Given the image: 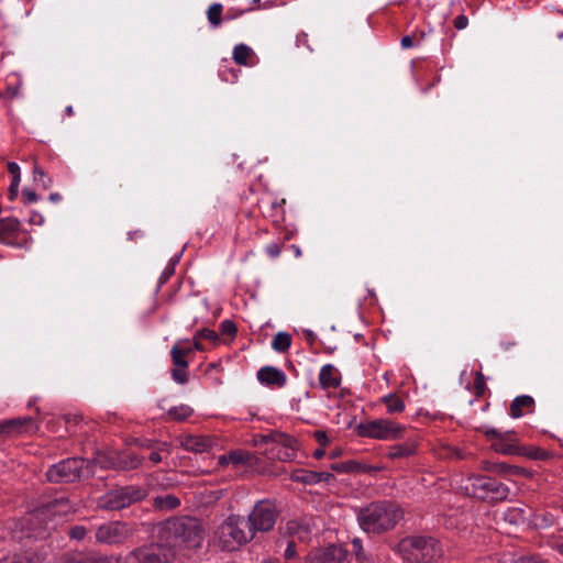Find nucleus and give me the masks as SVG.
<instances>
[{"label":"nucleus","instance_id":"obj_1","mask_svg":"<svg viewBox=\"0 0 563 563\" xmlns=\"http://www.w3.org/2000/svg\"><path fill=\"white\" fill-rule=\"evenodd\" d=\"M206 530L200 519L190 516L169 518L158 526L157 538L174 550L184 544L189 549L201 548Z\"/></svg>","mask_w":563,"mask_h":563},{"label":"nucleus","instance_id":"obj_2","mask_svg":"<svg viewBox=\"0 0 563 563\" xmlns=\"http://www.w3.org/2000/svg\"><path fill=\"white\" fill-rule=\"evenodd\" d=\"M402 518L404 510L391 500L373 501L357 512L361 529L373 534L393 530Z\"/></svg>","mask_w":563,"mask_h":563},{"label":"nucleus","instance_id":"obj_3","mask_svg":"<svg viewBox=\"0 0 563 563\" xmlns=\"http://www.w3.org/2000/svg\"><path fill=\"white\" fill-rule=\"evenodd\" d=\"M397 552L408 563H431L442 555V547L433 537L410 536L398 542Z\"/></svg>","mask_w":563,"mask_h":563},{"label":"nucleus","instance_id":"obj_4","mask_svg":"<svg viewBox=\"0 0 563 563\" xmlns=\"http://www.w3.org/2000/svg\"><path fill=\"white\" fill-rule=\"evenodd\" d=\"M253 539L243 517L231 515L216 530L214 542L221 550L232 552Z\"/></svg>","mask_w":563,"mask_h":563},{"label":"nucleus","instance_id":"obj_5","mask_svg":"<svg viewBox=\"0 0 563 563\" xmlns=\"http://www.w3.org/2000/svg\"><path fill=\"white\" fill-rule=\"evenodd\" d=\"M95 462L82 457H68L52 466L46 472L51 483H75L93 475Z\"/></svg>","mask_w":563,"mask_h":563},{"label":"nucleus","instance_id":"obj_6","mask_svg":"<svg viewBox=\"0 0 563 563\" xmlns=\"http://www.w3.org/2000/svg\"><path fill=\"white\" fill-rule=\"evenodd\" d=\"M465 490L470 496L493 504L506 500L509 495L507 485L494 477L484 475L471 476Z\"/></svg>","mask_w":563,"mask_h":563},{"label":"nucleus","instance_id":"obj_7","mask_svg":"<svg viewBox=\"0 0 563 563\" xmlns=\"http://www.w3.org/2000/svg\"><path fill=\"white\" fill-rule=\"evenodd\" d=\"M176 556L174 550L164 540L137 547L124 556V563H173Z\"/></svg>","mask_w":563,"mask_h":563},{"label":"nucleus","instance_id":"obj_8","mask_svg":"<svg viewBox=\"0 0 563 563\" xmlns=\"http://www.w3.org/2000/svg\"><path fill=\"white\" fill-rule=\"evenodd\" d=\"M405 431V426L389 419L369 420L361 422L355 427V432L358 437L383 441L401 439Z\"/></svg>","mask_w":563,"mask_h":563},{"label":"nucleus","instance_id":"obj_9","mask_svg":"<svg viewBox=\"0 0 563 563\" xmlns=\"http://www.w3.org/2000/svg\"><path fill=\"white\" fill-rule=\"evenodd\" d=\"M278 511L275 504L266 499L257 501L246 520L247 528L252 531L253 538L257 531H271L276 523Z\"/></svg>","mask_w":563,"mask_h":563},{"label":"nucleus","instance_id":"obj_10","mask_svg":"<svg viewBox=\"0 0 563 563\" xmlns=\"http://www.w3.org/2000/svg\"><path fill=\"white\" fill-rule=\"evenodd\" d=\"M145 490L140 487L124 486L107 493L101 499V507L107 510H121L145 498Z\"/></svg>","mask_w":563,"mask_h":563},{"label":"nucleus","instance_id":"obj_11","mask_svg":"<svg viewBox=\"0 0 563 563\" xmlns=\"http://www.w3.org/2000/svg\"><path fill=\"white\" fill-rule=\"evenodd\" d=\"M137 531L134 525L122 521H110L101 525L96 531V540L104 544L124 543Z\"/></svg>","mask_w":563,"mask_h":563},{"label":"nucleus","instance_id":"obj_12","mask_svg":"<svg viewBox=\"0 0 563 563\" xmlns=\"http://www.w3.org/2000/svg\"><path fill=\"white\" fill-rule=\"evenodd\" d=\"M274 437V442L271 446L265 448L263 453L269 460L292 461L297 455L298 441L294 437L279 431H275Z\"/></svg>","mask_w":563,"mask_h":563},{"label":"nucleus","instance_id":"obj_13","mask_svg":"<svg viewBox=\"0 0 563 563\" xmlns=\"http://www.w3.org/2000/svg\"><path fill=\"white\" fill-rule=\"evenodd\" d=\"M346 556V551L336 544L324 548H316L309 552L306 563H341Z\"/></svg>","mask_w":563,"mask_h":563},{"label":"nucleus","instance_id":"obj_14","mask_svg":"<svg viewBox=\"0 0 563 563\" xmlns=\"http://www.w3.org/2000/svg\"><path fill=\"white\" fill-rule=\"evenodd\" d=\"M38 427L32 417H18L0 422V438L35 432Z\"/></svg>","mask_w":563,"mask_h":563},{"label":"nucleus","instance_id":"obj_15","mask_svg":"<svg viewBox=\"0 0 563 563\" xmlns=\"http://www.w3.org/2000/svg\"><path fill=\"white\" fill-rule=\"evenodd\" d=\"M181 448L195 453L208 451L213 445V440L207 435L186 434L177 438Z\"/></svg>","mask_w":563,"mask_h":563},{"label":"nucleus","instance_id":"obj_16","mask_svg":"<svg viewBox=\"0 0 563 563\" xmlns=\"http://www.w3.org/2000/svg\"><path fill=\"white\" fill-rule=\"evenodd\" d=\"M330 468L338 473L354 474H373L382 470L379 466L368 465L356 460L332 463Z\"/></svg>","mask_w":563,"mask_h":563},{"label":"nucleus","instance_id":"obj_17","mask_svg":"<svg viewBox=\"0 0 563 563\" xmlns=\"http://www.w3.org/2000/svg\"><path fill=\"white\" fill-rule=\"evenodd\" d=\"M144 461L142 455L133 451H123L112 459V466L119 471H132L139 468Z\"/></svg>","mask_w":563,"mask_h":563},{"label":"nucleus","instance_id":"obj_18","mask_svg":"<svg viewBox=\"0 0 563 563\" xmlns=\"http://www.w3.org/2000/svg\"><path fill=\"white\" fill-rule=\"evenodd\" d=\"M257 379L262 385L267 386H284L287 383L285 373L279 368L269 365L258 369Z\"/></svg>","mask_w":563,"mask_h":563},{"label":"nucleus","instance_id":"obj_19","mask_svg":"<svg viewBox=\"0 0 563 563\" xmlns=\"http://www.w3.org/2000/svg\"><path fill=\"white\" fill-rule=\"evenodd\" d=\"M65 563H112L111 559L98 551H79L68 554Z\"/></svg>","mask_w":563,"mask_h":563},{"label":"nucleus","instance_id":"obj_20","mask_svg":"<svg viewBox=\"0 0 563 563\" xmlns=\"http://www.w3.org/2000/svg\"><path fill=\"white\" fill-rule=\"evenodd\" d=\"M256 462V456L244 450H235L230 451L228 454H223L219 457V464L221 465H228L233 464L235 466L238 465H254Z\"/></svg>","mask_w":563,"mask_h":563},{"label":"nucleus","instance_id":"obj_21","mask_svg":"<svg viewBox=\"0 0 563 563\" xmlns=\"http://www.w3.org/2000/svg\"><path fill=\"white\" fill-rule=\"evenodd\" d=\"M192 354L189 340L177 341L170 349V357L174 366L188 367L187 356Z\"/></svg>","mask_w":563,"mask_h":563},{"label":"nucleus","instance_id":"obj_22","mask_svg":"<svg viewBox=\"0 0 563 563\" xmlns=\"http://www.w3.org/2000/svg\"><path fill=\"white\" fill-rule=\"evenodd\" d=\"M341 373L332 364L321 367L319 373V382L321 387H339L341 384Z\"/></svg>","mask_w":563,"mask_h":563},{"label":"nucleus","instance_id":"obj_23","mask_svg":"<svg viewBox=\"0 0 563 563\" xmlns=\"http://www.w3.org/2000/svg\"><path fill=\"white\" fill-rule=\"evenodd\" d=\"M485 470L500 475L529 476V472L526 468L505 462L487 463Z\"/></svg>","mask_w":563,"mask_h":563},{"label":"nucleus","instance_id":"obj_24","mask_svg":"<svg viewBox=\"0 0 563 563\" xmlns=\"http://www.w3.org/2000/svg\"><path fill=\"white\" fill-rule=\"evenodd\" d=\"M416 451H417L416 441L408 440L404 443H398V444H394V445L389 446L388 452H387V457L390 460L404 459V457L413 455L416 453Z\"/></svg>","mask_w":563,"mask_h":563},{"label":"nucleus","instance_id":"obj_25","mask_svg":"<svg viewBox=\"0 0 563 563\" xmlns=\"http://www.w3.org/2000/svg\"><path fill=\"white\" fill-rule=\"evenodd\" d=\"M512 437L514 434H508L505 435L504 439L493 442L492 449L497 453L506 455H518L520 453V444L514 443Z\"/></svg>","mask_w":563,"mask_h":563},{"label":"nucleus","instance_id":"obj_26","mask_svg":"<svg viewBox=\"0 0 563 563\" xmlns=\"http://www.w3.org/2000/svg\"><path fill=\"white\" fill-rule=\"evenodd\" d=\"M534 406V400L531 396L521 395L516 397L510 405V415L514 418H519L523 415V409L531 410Z\"/></svg>","mask_w":563,"mask_h":563},{"label":"nucleus","instance_id":"obj_27","mask_svg":"<svg viewBox=\"0 0 563 563\" xmlns=\"http://www.w3.org/2000/svg\"><path fill=\"white\" fill-rule=\"evenodd\" d=\"M179 505V498L172 494L156 496L153 499V506L155 507V509L159 510H173L177 508Z\"/></svg>","mask_w":563,"mask_h":563},{"label":"nucleus","instance_id":"obj_28","mask_svg":"<svg viewBox=\"0 0 563 563\" xmlns=\"http://www.w3.org/2000/svg\"><path fill=\"white\" fill-rule=\"evenodd\" d=\"M518 456H526L531 460L545 461L550 457V453L541 448L533 445H520Z\"/></svg>","mask_w":563,"mask_h":563},{"label":"nucleus","instance_id":"obj_29","mask_svg":"<svg viewBox=\"0 0 563 563\" xmlns=\"http://www.w3.org/2000/svg\"><path fill=\"white\" fill-rule=\"evenodd\" d=\"M319 477L316 471L308 470H295L290 474V479L296 483H301L305 485H314L317 484L316 479Z\"/></svg>","mask_w":563,"mask_h":563},{"label":"nucleus","instance_id":"obj_30","mask_svg":"<svg viewBox=\"0 0 563 563\" xmlns=\"http://www.w3.org/2000/svg\"><path fill=\"white\" fill-rule=\"evenodd\" d=\"M192 413L194 409L187 405L175 406L167 411L166 419L173 421H184L188 419Z\"/></svg>","mask_w":563,"mask_h":563},{"label":"nucleus","instance_id":"obj_31","mask_svg":"<svg viewBox=\"0 0 563 563\" xmlns=\"http://www.w3.org/2000/svg\"><path fill=\"white\" fill-rule=\"evenodd\" d=\"M382 400L386 405L387 411L389 413L401 412L405 409V402L402 398L396 393L384 396Z\"/></svg>","mask_w":563,"mask_h":563},{"label":"nucleus","instance_id":"obj_32","mask_svg":"<svg viewBox=\"0 0 563 563\" xmlns=\"http://www.w3.org/2000/svg\"><path fill=\"white\" fill-rule=\"evenodd\" d=\"M290 344L291 336L286 332H278L272 341V347L279 353L286 352L290 347Z\"/></svg>","mask_w":563,"mask_h":563},{"label":"nucleus","instance_id":"obj_33","mask_svg":"<svg viewBox=\"0 0 563 563\" xmlns=\"http://www.w3.org/2000/svg\"><path fill=\"white\" fill-rule=\"evenodd\" d=\"M252 54V49L245 44H238L233 48V60L238 65H247V59Z\"/></svg>","mask_w":563,"mask_h":563},{"label":"nucleus","instance_id":"obj_34","mask_svg":"<svg viewBox=\"0 0 563 563\" xmlns=\"http://www.w3.org/2000/svg\"><path fill=\"white\" fill-rule=\"evenodd\" d=\"M223 7L220 3H212L207 10V18L211 26L217 27L222 22Z\"/></svg>","mask_w":563,"mask_h":563},{"label":"nucleus","instance_id":"obj_35","mask_svg":"<svg viewBox=\"0 0 563 563\" xmlns=\"http://www.w3.org/2000/svg\"><path fill=\"white\" fill-rule=\"evenodd\" d=\"M19 221L15 218H4L0 220V236L10 235L18 231Z\"/></svg>","mask_w":563,"mask_h":563},{"label":"nucleus","instance_id":"obj_36","mask_svg":"<svg viewBox=\"0 0 563 563\" xmlns=\"http://www.w3.org/2000/svg\"><path fill=\"white\" fill-rule=\"evenodd\" d=\"M274 432L272 431L267 434H257L253 437V445L256 448H267L271 446L275 440Z\"/></svg>","mask_w":563,"mask_h":563},{"label":"nucleus","instance_id":"obj_37","mask_svg":"<svg viewBox=\"0 0 563 563\" xmlns=\"http://www.w3.org/2000/svg\"><path fill=\"white\" fill-rule=\"evenodd\" d=\"M187 368L188 367L174 366V368L172 369V376L177 384L183 385V384L187 383V379H188Z\"/></svg>","mask_w":563,"mask_h":563},{"label":"nucleus","instance_id":"obj_38","mask_svg":"<svg viewBox=\"0 0 563 563\" xmlns=\"http://www.w3.org/2000/svg\"><path fill=\"white\" fill-rule=\"evenodd\" d=\"M130 444H134L141 449H154L156 448L158 441L157 440H152V439H139V438H133L130 442Z\"/></svg>","mask_w":563,"mask_h":563},{"label":"nucleus","instance_id":"obj_39","mask_svg":"<svg viewBox=\"0 0 563 563\" xmlns=\"http://www.w3.org/2000/svg\"><path fill=\"white\" fill-rule=\"evenodd\" d=\"M220 331L223 335H235L236 333V325L231 320H223L220 324Z\"/></svg>","mask_w":563,"mask_h":563},{"label":"nucleus","instance_id":"obj_40","mask_svg":"<svg viewBox=\"0 0 563 563\" xmlns=\"http://www.w3.org/2000/svg\"><path fill=\"white\" fill-rule=\"evenodd\" d=\"M87 534V530L84 526H74L69 529L68 536L74 540H82Z\"/></svg>","mask_w":563,"mask_h":563},{"label":"nucleus","instance_id":"obj_41","mask_svg":"<svg viewBox=\"0 0 563 563\" xmlns=\"http://www.w3.org/2000/svg\"><path fill=\"white\" fill-rule=\"evenodd\" d=\"M200 339H205L216 344L219 341L218 333L210 329H201L197 332Z\"/></svg>","mask_w":563,"mask_h":563},{"label":"nucleus","instance_id":"obj_42","mask_svg":"<svg viewBox=\"0 0 563 563\" xmlns=\"http://www.w3.org/2000/svg\"><path fill=\"white\" fill-rule=\"evenodd\" d=\"M484 433L488 439H494L496 441L504 439L505 435L515 434L514 431H507V432L503 433L494 428L486 429Z\"/></svg>","mask_w":563,"mask_h":563},{"label":"nucleus","instance_id":"obj_43","mask_svg":"<svg viewBox=\"0 0 563 563\" xmlns=\"http://www.w3.org/2000/svg\"><path fill=\"white\" fill-rule=\"evenodd\" d=\"M44 177H45L44 170L38 165H35L34 168H33L34 181H42L43 186L46 188V187H48L52 184V180L48 179V181L46 184V183H44Z\"/></svg>","mask_w":563,"mask_h":563},{"label":"nucleus","instance_id":"obj_44","mask_svg":"<svg viewBox=\"0 0 563 563\" xmlns=\"http://www.w3.org/2000/svg\"><path fill=\"white\" fill-rule=\"evenodd\" d=\"M22 197L25 203H33L37 201V195L34 190L24 188L22 190Z\"/></svg>","mask_w":563,"mask_h":563},{"label":"nucleus","instance_id":"obj_45","mask_svg":"<svg viewBox=\"0 0 563 563\" xmlns=\"http://www.w3.org/2000/svg\"><path fill=\"white\" fill-rule=\"evenodd\" d=\"M313 437L316 441L320 444V446H325L329 443V438L327 433L322 430L314 431Z\"/></svg>","mask_w":563,"mask_h":563},{"label":"nucleus","instance_id":"obj_46","mask_svg":"<svg viewBox=\"0 0 563 563\" xmlns=\"http://www.w3.org/2000/svg\"><path fill=\"white\" fill-rule=\"evenodd\" d=\"M454 27L457 30H463L468 24V19L464 14L457 15L453 21Z\"/></svg>","mask_w":563,"mask_h":563},{"label":"nucleus","instance_id":"obj_47","mask_svg":"<svg viewBox=\"0 0 563 563\" xmlns=\"http://www.w3.org/2000/svg\"><path fill=\"white\" fill-rule=\"evenodd\" d=\"M474 375V385L473 387H486V379L481 372H472L468 376Z\"/></svg>","mask_w":563,"mask_h":563},{"label":"nucleus","instance_id":"obj_48","mask_svg":"<svg viewBox=\"0 0 563 563\" xmlns=\"http://www.w3.org/2000/svg\"><path fill=\"white\" fill-rule=\"evenodd\" d=\"M284 556L287 560H291L296 556V543L295 541H288Z\"/></svg>","mask_w":563,"mask_h":563},{"label":"nucleus","instance_id":"obj_49","mask_svg":"<svg viewBox=\"0 0 563 563\" xmlns=\"http://www.w3.org/2000/svg\"><path fill=\"white\" fill-rule=\"evenodd\" d=\"M515 563H545L541 558L539 556H521L515 561Z\"/></svg>","mask_w":563,"mask_h":563},{"label":"nucleus","instance_id":"obj_50","mask_svg":"<svg viewBox=\"0 0 563 563\" xmlns=\"http://www.w3.org/2000/svg\"><path fill=\"white\" fill-rule=\"evenodd\" d=\"M317 475H319V477L316 479L317 484L320 482L330 483L331 481L335 479L334 475L328 472H317Z\"/></svg>","mask_w":563,"mask_h":563},{"label":"nucleus","instance_id":"obj_51","mask_svg":"<svg viewBox=\"0 0 563 563\" xmlns=\"http://www.w3.org/2000/svg\"><path fill=\"white\" fill-rule=\"evenodd\" d=\"M280 251H282L280 246L277 243H272V244L266 246V252L272 257H277L280 254Z\"/></svg>","mask_w":563,"mask_h":563},{"label":"nucleus","instance_id":"obj_52","mask_svg":"<svg viewBox=\"0 0 563 563\" xmlns=\"http://www.w3.org/2000/svg\"><path fill=\"white\" fill-rule=\"evenodd\" d=\"M19 187L15 184H11L9 187L8 198L13 201L18 197Z\"/></svg>","mask_w":563,"mask_h":563},{"label":"nucleus","instance_id":"obj_53","mask_svg":"<svg viewBox=\"0 0 563 563\" xmlns=\"http://www.w3.org/2000/svg\"><path fill=\"white\" fill-rule=\"evenodd\" d=\"M400 44L402 48H410L413 46V38L409 35H406L401 38Z\"/></svg>","mask_w":563,"mask_h":563},{"label":"nucleus","instance_id":"obj_54","mask_svg":"<svg viewBox=\"0 0 563 563\" xmlns=\"http://www.w3.org/2000/svg\"><path fill=\"white\" fill-rule=\"evenodd\" d=\"M8 172L12 176L20 175V166L16 163H14V162H10L8 164Z\"/></svg>","mask_w":563,"mask_h":563},{"label":"nucleus","instance_id":"obj_55","mask_svg":"<svg viewBox=\"0 0 563 563\" xmlns=\"http://www.w3.org/2000/svg\"><path fill=\"white\" fill-rule=\"evenodd\" d=\"M161 451H158V449L156 451H153L150 456H148V460L155 464H158L162 462V456L159 454Z\"/></svg>","mask_w":563,"mask_h":563},{"label":"nucleus","instance_id":"obj_56","mask_svg":"<svg viewBox=\"0 0 563 563\" xmlns=\"http://www.w3.org/2000/svg\"><path fill=\"white\" fill-rule=\"evenodd\" d=\"M64 419H65L66 423H70V422L77 423L78 421H80L82 419V417L80 415H65Z\"/></svg>","mask_w":563,"mask_h":563},{"label":"nucleus","instance_id":"obj_57","mask_svg":"<svg viewBox=\"0 0 563 563\" xmlns=\"http://www.w3.org/2000/svg\"><path fill=\"white\" fill-rule=\"evenodd\" d=\"M200 340L201 339L197 334L194 336V343L190 344L191 347H192V352L195 350H198V351H202L203 350V345L201 344Z\"/></svg>","mask_w":563,"mask_h":563},{"label":"nucleus","instance_id":"obj_58","mask_svg":"<svg viewBox=\"0 0 563 563\" xmlns=\"http://www.w3.org/2000/svg\"><path fill=\"white\" fill-rule=\"evenodd\" d=\"M19 93V88L18 87H9L5 91V97L8 98H14L16 97Z\"/></svg>","mask_w":563,"mask_h":563},{"label":"nucleus","instance_id":"obj_59","mask_svg":"<svg viewBox=\"0 0 563 563\" xmlns=\"http://www.w3.org/2000/svg\"><path fill=\"white\" fill-rule=\"evenodd\" d=\"M30 222L34 224H42L43 223V217L38 213L33 214L30 218Z\"/></svg>","mask_w":563,"mask_h":563},{"label":"nucleus","instance_id":"obj_60","mask_svg":"<svg viewBox=\"0 0 563 563\" xmlns=\"http://www.w3.org/2000/svg\"><path fill=\"white\" fill-rule=\"evenodd\" d=\"M342 455V449L336 448L329 453V459L334 460Z\"/></svg>","mask_w":563,"mask_h":563},{"label":"nucleus","instance_id":"obj_61","mask_svg":"<svg viewBox=\"0 0 563 563\" xmlns=\"http://www.w3.org/2000/svg\"><path fill=\"white\" fill-rule=\"evenodd\" d=\"M297 42H298L299 44H303V45H306L309 49H311V48H310V46H309V45H308V43H307V34H306V33H301L300 35H298V36H297Z\"/></svg>","mask_w":563,"mask_h":563},{"label":"nucleus","instance_id":"obj_62","mask_svg":"<svg viewBox=\"0 0 563 563\" xmlns=\"http://www.w3.org/2000/svg\"><path fill=\"white\" fill-rule=\"evenodd\" d=\"M324 446H321L319 449H317L314 452H313V456L317 459V460H320L324 456L325 454V451L323 449Z\"/></svg>","mask_w":563,"mask_h":563},{"label":"nucleus","instance_id":"obj_63","mask_svg":"<svg viewBox=\"0 0 563 563\" xmlns=\"http://www.w3.org/2000/svg\"><path fill=\"white\" fill-rule=\"evenodd\" d=\"M169 444L167 442H161L158 441L157 445L155 449H158V451H167L169 453Z\"/></svg>","mask_w":563,"mask_h":563},{"label":"nucleus","instance_id":"obj_64","mask_svg":"<svg viewBox=\"0 0 563 563\" xmlns=\"http://www.w3.org/2000/svg\"><path fill=\"white\" fill-rule=\"evenodd\" d=\"M554 548L563 556V540L558 542Z\"/></svg>","mask_w":563,"mask_h":563}]
</instances>
